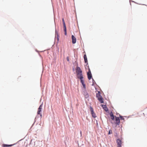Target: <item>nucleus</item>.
Masks as SVG:
<instances>
[{
  "mask_svg": "<svg viewBox=\"0 0 147 147\" xmlns=\"http://www.w3.org/2000/svg\"><path fill=\"white\" fill-rule=\"evenodd\" d=\"M96 97L97 98L98 100L101 103H103V98H102V96L100 95L99 94H96Z\"/></svg>",
  "mask_w": 147,
  "mask_h": 147,
  "instance_id": "1",
  "label": "nucleus"
},
{
  "mask_svg": "<svg viewBox=\"0 0 147 147\" xmlns=\"http://www.w3.org/2000/svg\"><path fill=\"white\" fill-rule=\"evenodd\" d=\"M42 105L41 104L40 105V106H39V107L38 108V111H37V114L38 115H40V117H42V115L41 113V110L42 109Z\"/></svg>",
  "mask_w": 147,
  "mask_h": 147,
  "instance_id": "2",
  "label": "nucleus"
},
{
  "mask_svg": "<svg viewBox=\"0 0 147 147\" xmlns=\"http://www.w3.org/2000/svg\"><path fill=\"white\" fill-rule=\"evenodd\" d=\"M90 110L92 117L94 118H96V115L94 111L93 108L91 107H90Z\"/></svg>",
  "mask_w": 147,
  "mask_h": 147,
  "instance_id": "3",
  "label": "nucleus"
},
{
  "mask_svg": "<svg viewBox=\"0 0 147 147\" xmlns=\"http://www.w3.org/2000/svg\"><path fill=\"white\" fill-rule=\"evenodd\" d=\"M116 142L117 143V147H121L122 144L121 140L119 139H118L117 140Z\"/></svg>",
  "mask_w": 147,
  "mask_h": 147,
  "instance_id": "4",
  "label": "nucleus"
},
{
  "mask_svg": "<svg viewBox=\"0 0 147 147\" xmlns=\"http://www.w3.org/2000/svg\"><path fill=\"white\" fill-rule=\"evenodd\" d=\"M76 72L77 74L82 73V71L79 67L77 66L76 69Z\"/></svg>",
  "mask_w": 147,
  "mask_h": 147,
  "instance_id": "5",
  "label": "nucleus"
},
{
  "mask_svg": "<svg viewBox=\"0 0 147 147\" xmlns=\"http://www.w3.org/2000/svg\"><path fill=\"white\" fill-rule=\"evenodd\" d=\"M115 123L117 125H119L120 123V121L119 118V117H115Z\"/></svg>",
  "mask_w": 147,
  "mask_h": 147,
  "instance_id": "6",
  "label": "nucleus"
},
{
  "mask_svg": "<svg viewBox=\"0 0 147 147\" xmlns=\"http://www.w3.org/2000/svg\"><path fill=\"white\" fill-rule=\"evenodd\" d=\"M71 39L72 40V43L73 44H75L76 43V37L73 35L71 36Z\"/></svg>",
  "mask_w": 147,
  "mask_h": 147,
  "instance_id": "7",
  "label": "nucleus"
},
{
  "mask_svg": "<svg viewBox=\"0 0 147 147\" xmlns=\"http://www.w3.org/2000/svg\"><path fill=\"white\" fill-rule=\"evenodd\" d=\"M77 78L80 79H83V77L82 76V73L77 74Z\"/></svg>",
  "mask_w": 147,
  "mask_h": 147,
  "instance_id": "8",
  "label": "nucleus"
},
{
  "mask_svg": "<svg viewBox=\"0 0 147 147\" xmlns=\"http://www.w3.org/2000/svg\"><path fill=\"white\" fill-rule=\"evenodd\" d=\"M87 76L88 79L90 80L92 77V74L90 71L87 73Z\"/></svg>",
  "mask_w": 147,
  "mask_h": 147,
  "instance_id": "9",
  "label": "nucleus"
},
{
  "mask_svg": "<svg viewBox=\"0 0 147 147\" xmlns=\"http://www.w3.org/2000/svg\"><path fill=\"white\" fill-rule=\"evenodd\" d=\"M80 80L81 81V82L83 86V88H86V85L84 83V81L83 80V79H80Z\"/></svg>",
  "mask_w": 147,
  "mask_h": 147,
  "instance_id": "10",
  "label": "nucleus"
},
{
  "mask_svg": "<svg viewBox=\"0 0 147 147\" xmlns=\"http://www.w3.org/2000/svg\"><path fill=\"white\" fill-rule=\"evenodd\" d=\"M63 26L64 28V30L65 32V35H66L67 34V31H66V27L65 24H63Z\"/></svg>",
  "mask_w": 147,
  "mask_h": 147,
  "instance_id": "11",
  "label": "nucleus"
},
{
  "mask_svg": "<svg viewBox=\"0 0 147 147\" xmlns=\"http://www.w3.org/2000/svg\"><path fill=\"white\" fill-rule=\"evenodd\" d=\"M83 94L86 98H87L89 96L88 95V94L87 92L86 91H83Z\"/></svg>",
  "mask_w": 147,
  "mask_h": 147,
  "instance_id": "12",
  "label": "nucleus"
},
{
  "mask_svg": "<svg viewBox=\"0 0 147 147\" xmlns=\"http://www.w3.org/2000/svg\"><path fill=\"white\" fill-rule=\"evenodd\" d=\"M102 106L103 109L106 111L108 110V109L105 105H102Z\"/></svg>",
  "mask_w": 147,
  "mask_h": 147,
  "instance_id": "13",
  "label": "nucleus"
},
{
  "mask_svg": "<svg viewBox=\"0 0 147 147\" xmlns=\"http://www.w3.org/2000/svg\"><path fill=\"white\" fill-rule=\"evenodd\" d=\"M84 58L85 63H87L88 60L87 57L86 55H84Z\"/></svg>",
  "mask_w": 147,
  "mask_h": 147,
  "instance_id": "14",
  "label": "nucleus"
},
{
  "mask_svg": "<svg viewBox=\"0 0 147 147\" xmlns=\"http://www.w3.org/2000/svg\"><path fill=\"white\" fill-rule=\"evenodd\" d=\"M110 116L111 119L113 120L114 119V116L113 115V114L112 113H111L110 114Z\"/></svg>",
  "mask_w": 147,
  "mask_h": 147,
  "instance_id": "15",
  "label": "nucleus"
},
{
  "mask_svg": "<svg viewBox=\"0 0 147 147\" xmlns=\"http://www.w3.org/2000/svg\"><path fill=\"white\" fill-rule=\"evenodd\" d=\"M12 145H8L6 144H4L3 145V147H8L9 146H12Z\"/></svg>",
  "mask_w": 147,
  "mask_h": 147,
  "instance_id": "16",
  "label": "nucleus"
},
{
  "mask_svg": "<svg viewBox=\"0 0 147 147\" xmlns=\"http://www.w3.org/2000/svg\"><path fill=\"white\" fill-rule=\"evenodd\" d=\"M112 134V131L111 130H109V131L108 134Z\"/></svg>",
  "mask_w": 147,
  "mask_h": 147,
  "instance_id": "17",
  "label": "nucleus"
},
{
  "mask_svg": "<svg viewBox=\"0 0 147 147\" xmlns=\"http://www.w3.org/2000/svg\"><path fill=\"white\" fill-rule=\"evenodd\" d=\"M62 21H63V24H64H64H65V21H64V20L63 18L62 19Z\"/></svg>",
  "mask_w": 147,
  "mask_h": 147,
  "instance_id": "18",
  "label": "nucleus"
},
{
  "mask_svg": "<svg viewBox=\"0 0 147 147\" xmlns=\"http://www.w3.org/2000/svg\"><path fill=\"white\" fill-rule=\"evenodd\" d=\"M120 118H121L122 119H123V118L121 116H120Z\"/></svg>",
  "mask_w": 147,
  "mask_h": 147,
  "instance_id": "19",
  "label": "nucleus"
},
{
  "mask_svg": "<svg viewBox=\"0 0 147 147\" xmlns=\"http://www.w3.org/2000/svg\"><path fill=\"white\" fill-rule=\"evenodd\" d=\"M67 61H69V59L68 57H67Z\"/></svg>",
  "mask_w": 147,
  "mask_h": 147,
  "instance_id": "20",
  "label": "nucleus"
},
{
  "mask_svg": "<svg viewBox=\"0 0 147 147\" xmlns=\"http://www.w3.org/2000/svg\"><path fill=\"white\" fill-rule=\"evenodd\" d=\"M80 134H82V131H80Z\"/></svg>",
  "mask_w": 147,
  "mask_h": 147,
  "instance_id": "21",
  "label": "nucleus"
}]
</instances>
